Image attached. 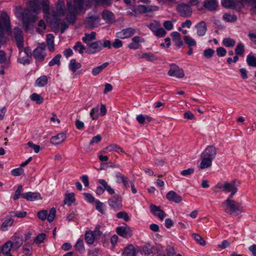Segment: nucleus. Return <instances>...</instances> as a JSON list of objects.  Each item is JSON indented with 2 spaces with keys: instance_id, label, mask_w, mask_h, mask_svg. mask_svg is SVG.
<instances>
[{
  "instance_id": "1",
  "label": "nucleus",
  "mask_w": 256,
  "mask_h": 256,
  "mask_svg": "<svg viewBox=\"0 0 256 256\" xmlns=\"http://www.w3.org/2000/svg\"><path fill=\"white\" fill-rule=\"evenodd\" d=\"M89 0H74V4L72 6L71 0H67V8L68 14L66 15V20L60 23V32L64 33L68 27V24H74L76 20V15L78 12L82 10L84 6L89 4Z\"/></svg>"
},
{
  "instance_id": "2",
  "label": "nucleus",
  "mask_w": 256,
  "mask_h": 256,
  "mask_svg": "<svg viewBox=\"0 0 256 256\" xmlns=\"http://www.w3.org/2000/svg\"><path fill=\"white\" fill-rule=\"evenodd\" d=\"M28 6L29 8H26L21 14L22 24L26 30L29 28L30 24L36 21L40 10L38 1L36 0L30 1Z\"/></svg>"
},
{
  "instance_id": "3",
  "label": "nucleus",
  "mask_w": 256,
  "mask_h": 256,
  "mask_svg": "<svg viewBox=\"0 0 256 256\" xmlns=\"http://www.w3.org/2000/svg\"><path fill=\"white\" fill-rule=\"evenodd\" d=\"M66 11L64 2L62 0H58L56 4V10H53L50 22L52 27L58 28L60 18L64 14Z\"/></svg>"
},
{
  "instance_id": "4",
  "label": "nucleus",
  "mask_w": 256,
  "mask_h": 256,
  "mask_svg": "<svg viewBox=\"0 0 256 256\" xmlns=\"http://www.w3.org/2000/svg\"><path fill=\"white\" fill-rule=\"evenodd\" d=\"M232 198H227L222 204V207L226 212L230 214L237 215L242 210V205L236 201L232 200Z\"/></svg>"
},
{
  "instance_id": "5",
  "label": "nucleus",
  "mask_w": 256,
  "mask_h": 256,
  "mask_svg": "<svg viewBox=\"0 0 256 256\" xmlns=\"http://www.w3.org/2000/svg\"><path fill=\"white\" fill-rule=\"evenodd\" d=\"M100 18L96 12H90L84 20L86 27L89 28H97L100 25Z\"/></svg>"
},
{
  "instance_id": "6",
  "label": "nucleus",
  "mask_w": 256,
  "mask_h": 256,
  "mask_svg": "<svg viewBox=\"0 0 256 256\" xmlns=\"http://www.w3.org/2000/svg\"><path fill=\"white\" fill-rule=\"evenodd\" d=\"M97 182L100 184V186L96 187L95 191L98 195H102L104 191H106L110 195L115 194L114 190L104 179H98L97 180Z\"/></svg>"
},
{
  "instance_id": "7",
  "label": "nucleus",
  "mask_w": 256,
  "mask_h": 256,
  "mask_svg": "<svg viewBox=\"0 0 256 256\" xmlns=\"http://www.w3.org/2000/svg\"><path fill=\"white\" fill-rule=\"evenodd\" d=\"M46 45L44 43L39 44L32 52V56L36 62H42L44 60L46 56Z\"/></svg>"
},
{
  "instance_id": "8",
  "label": "nucleus",
  "mask_w": 256,
  "mask_h": 256,
  "mask_svg": "<svg viewBox=\"0 0 256 256\" xmlns=\"http://www.w3.org/2000/svg\"><path fill=\"white\" fill-rule=\"evenodd\" d=\"M128 9V13L130 15L134 16H137L140 14L146 13L155 10V9L153 8L152 6H146L144 5H139L136 8L134 7L130 6Z\"/></svg>"
},
{
  "instance_id": "9",
  "label": "nucleus",
  "mask_w": 256,
  "mask_h": 256,
  "mask_svg": "<svg viewBox=\"0 0 256 256\" xmlns=\"http://www.w3.org/2000/svg\"><path fill=\"white\" fill-rule=\"evenodd\" d=\"M142 252L147 255L157 253L159 256V252H163V248L161 245L156 244L154 242L152 244L148 243L144 246L142 248Z\"/></svg>"
},
{
  "instance_id": "10",
  "label": "nucleus",
  "mask_w": 256,
  "mask_h": 256,
  "mask_svg": "<svg viewBox=\"0 0 256 256\" xmlns=\"http://www.w3.org/2000/svg\"><path fill=\"white\" fill-rule=\"evenodd\" d=\"M56 210L55 208H52L48 214L46 210H42L38 212V218L42 220H44L46 218L50 222H52L56 216Z\"/></svg>"
},
{
  "instance_id": "11",
  "label": "nucleus",
  "mask_w": 256,
  "mask_h": 256,
  "mask_svg": "<svg viewBox=\"0 0 256 256\" xmlns=\"http://www.w3.org/2000/svg\"><path fill=\"white\" fill-rule=\"evenodd\" d=\"M240 182L236 180H233L232 182H224V191L226 192H231L230 196L228 198H232L238 191L236 186H238Z\"/></svg>"
},
{
  "instance_id": "12",
  "label": "nucleus",
  "mask_w": 256,
  "mask_h": 256,
  "mask_svg": "<svg viewBox=\"0 0 256 256\" xmlns=\"http://www.w3.org/2000/svg\"><path fill=\"white\" fill-rule=\"evenodd\" d=\"M177 10L179 14L184 18H188L191 16L192 10L190 6L186 4H182L177 7Z\"/></svg>"
},
{
  "instance_id": "13",
  "label": "nucleus",
  "mask_w": 256,
  "mask_h": 256,
  "mask_svg": "<svg viewBox=\"0 0 256 256\" xmlns=\"http://www.w3.org/2000/svg\"><path fill=\"white\" fill-rule=\"evenodd\" d=\"M108 204L112 208L118 210L122 207V197L119 195L112 197L108 200Z\"/></svg>"
},
{
  "instance_id": "14",
  "label": "nucleus",
  "mask_w": 256,
  "mask_h": 256,
  "mask_svg": "<svg viewBox=\"0 0 256 256\" xmlns=\"http://www.w3.org/2000/svg\"><path fill=\"white\" fill-rule=\"evenodd\" d=\"M102 50V41L98 40L91 42L87 46V52L94 54Z\"/></svg>"
},
{
  "instance_id": "15",
  "label": "nucleus",
  "mask_w": 256,
  "mask_h": 256,
  "mask_svg": "<svg viewBox=\"0 0 256 256\" xmlns=\"http://www.w3.org/2000/svg\"><path fill=\"white\" fill-rule=\"evenodd\" d=\"M168 74L170 76H175L179 78H182L184 76V73L183 70L180 68L178 66L174 64L170 65V68L168 72Z\"/></svg>"
},
{
  "instance_id": "16",
  "label": "nucleus",
  "mask_w": 256,
  "mask_h": 256,
  "mask_svg": "<svg viewBox=\"0 0 256 256\" xmlns=\"http://www.w3.org/2000/svg\"><path fill=\"white\" fill-rule=\"evenodd\" d=\"M135 33L136 30L134 28H128L117 32L116 37L121 39L128 38L132 36Z\"/></svg>"
},
{
  "instance_id": "17",
  "label": "nucleus",
  "mask_w": 256,
  "mask_h": 256,
  "mask_svg": "<svg viewBox=\"0 0 256 256\" xmlns=\"http://www.w3.org/2000/svg\"><path fill=\"white\" fill-rule=\"evenodd\" d=\"M14 37L16 42V45L18 48H22L24 46V38L22 30L18 27L14 28Z\"/></svg>"
},
{
  "instance_id": "18",
  "label": "nucleus",
  "mask_w": 256,
  "mask_h": 256,
  "mask_svg": "<svg viewBox=\"0 0 256 256\" xmlns=\"http://www.w3.org/2000/svg\"><path fill=\"white\" fill-rule=\"evenodd\" d=\"M216 154V150L214 146H208L202 152L201 156L212 160L214 158Z\"/></svg>"
},
{
  "instance_id": "19",
  "label": "nucleus",
  "mask_w": 256,
  "mask_h": 256,
  "mask_svg": "<svg viewBox=\"0 0 256 256\" xmlns=\"http://www.w3.org/2000/svg\"><path fill=\"white\" fill-rule=\"evenodd\" d=\"M116 232L118 235L125 238H130L132 234L131 228L128 226L117 228Z\"/></svg>"
},
{
  "instance_id": "20",
  "label": "nucleus",
  "mask_w": 256,
  "mask_h": 256,
  "mask_svg": "<svg viewBox=\"0 0 256 256\" xmlns=\"http://www.w3.org/2000/svg\"><path fill=\"white\" fill-rule=\"evenodd\" d=\"M4 26L5 27L6 32L8 34H10L12 30L10 28V20L7 13L5 12H2L1 14V18Z\"/></svg>"
},
{
  "instance_id": "21",
  "label": "nucleus",
  "mask_w": 256,
  "mask_h": 256,
  "mask_svg": "<svg viewBox=\"0 0 256 256\" xmlns=\"http://www.w3.org/2000/svg\"><path fill=\"white\" fill-rule=\"evenodd\" d=\"M150 210L151 212L155 216L158 217L160 220H162L166 217L164 212L160 208L159 206L152 204L150 205Z\"/></svg>"
},
{
  "instance_id": "22",
  "label": "nucleus",
  "mask_w": 256,
  "mask_h": 256,
  "mask_svg": "<svg viewBox=\"0 0 256 256\" xmlns=\"http://www.w3.org/2000/svg\"><path fill=\"white\" fill-rule=\"evenodd\" d=\"M10 58L6 56V53L0 50V64H3L4 68H9L10 66Z\"/></svg>"
},
{
  "instance_id": "23",
  "label": "nucleus",
  "mask_w": 256,
  "mask_h": 256,
  "mask_svg": "<svg viewBox=\"0 0 256 256\" xmlns=\"http://www.w3.org/2000/svg\"><path fill=\"white\" fill-rule=\"evenodd\" d=\"M166 198L169 201L176 203H179L182 200V196L173 190L169 192L166 194Z\"/></svg>"
},
{
  "instance_id": "24",
  "label": "nucleus",
  "mask_w": 256,
  "mask_h": 256,
  "mask_svg": "<svg viewBox=\"0 0 256 256\" xmlns=\"http://www.w3.org/2000/svg\"><path fill=\"white\" fill-rule=\"evenodd\" d=\"M66 138V135L64 133H60L56 136H52L50 138V142L55 145L62 143Z\"/></svg>"
},
{
  "instance_id": "25",
  "label": "nucleus",
  "mask_w": 256,
  "mask_h": 256,
  "mask_svg": "<svg viewBox=\"0 0 256 256\" xmlns=\"http://www.w3.org/2000/svg\"><path fill=\"white\" fill-rule=\"evenodd\" d=\"M144 42V40L143 38L138 36H136L132 38V42L128 44V47L132 50L138 49L140 46L139 43Z\"/></svg>"
},
{
  "instance_id": "26",
  "label": "nucleus",
  "mask_w": 256,
  "mask_h": 256,
  "mask_svg": "<svg viewBox=\"0 0 256 256\" xmlns=\"http://www.w3.org/2000/svg\"><path fill=\"white\" fill-rule=\"evenodd\" d=\"M22 197L28 200L34 201L40 198V194L38 192H27L22 194Z\"/></svg>"
},
{
  "instance_id": "27",
  "label": "nucleus",
  "mask_w": 256,
  "mask_h": 256,
  "mask_svg": "<svg viewBox=\"0 0 256 256\" xmlns=\"http://www.w3.org/2000/svg\"><path fill=\"white\" fill-rule=\"evenodd\" d=\"M195 28L197 30V34L200 36H204L207 30L206 25L204 21H201L196 25Z\"/></svg>"
},
{
  "instance_id": "28",
  "label": "nucleus",
  "mask_w": 256,
  "mask_h": 256,
  "mask_svg": "<svg viewBox=\"0 0 256 256\" xmlns=\"http://www.w3.org/2000/svg\"><path fill=\"white\" fill-rule=\"evenodd\" d=\"M102 16L104 20L107 23H112L114 20L113 13L108 10H104L102 14Z\"/></svg>"
},
{
  "instance_id": "29",
  "label": "nucleus",
  "mask_w": 256,
  "mask_h": 256,
  "mask_svg": "<svg viewBox=\"0 0 256 256\" xmlns=\"http://www.w3.org/2000/svg\"><path fill=\"white\" fill-rule=\"evenodd\" d=\"M12 241H7L2 246H0V254H9L12 247Z\"/></svg>"
},
{
  "instance_id": "30",
  "label": "nucleus",
  "mask_w": 256,
  "mask_h": 256,
  "mask_svg": "<svg viewBox=\"0 0 256 256\" xmlns=\"http://www.w3.org/2000/svg\"><path fill=\"white\" fill-rule=\"evenodd\" d=\"M46 45L48 48L50 52L54 51V36L52 34H50L46 35Z\"/></svg>"
},
{
  "instance_id": "31",
  "label": "nucleus",
  "mask_w": 256,
  "mask_h": 256,
  "mask_svg": "<svg viewBox=\"0 0 256 256\" xmlns=\"http://www.w3.org/2000/svg\"><path fill=\"white\" fill-rule=\"evenodd\" d=\"M96 39V33L94 32H92L90 34L85 33L84 36L82 38L83 42L88 45L90 42Z\"/></svg>"
},
{
  "instance_id": "32",
  "label": "nucleus",
  "mask_w": 256,
  "mask_h": 256,
  "mask_svg": "<svg viewBox=\"0 0 256 256\" xmlns=\"http://www.w3.org/2000/svg\"><path fill=\"white\" fill-rule=\"evenodd\" d=\"M218 3L216 0H206L204 6L208 10H214L218 6Z\"/></svg>"
},
{
  "instance_id": "33",
  "label": "nucleus",
  "mask_w": 256,
  "mask_h": 256,
  "mask_svg": "<svg viewBox=\"0 0 256 256\" xmlns=\"http://www.w3.org/2000/svg\"><path fill=\"white\" fill-rule=\"evenodd\" d=\"M82 67L80 63L76 62L75 59H72L69 63V69L73 72H75L78 70Z\"/></svg>"
},
{
  "instance_id": "34",
  "label": "nucleus",
  "mask_w": 256,
  "mask_h": 256,
  "mask_svg": "<svg viewBox=\"0 0 256 256\" xmlns=\"http://www.w3.org/2000/svg\"><path fill=\"white\" fill-rule=\"evenodd\" d=\"M136 250L132 245H129L124 249L122 256H136Z\"/></svg>"
},
{
  "instance_id": "35",
  "label": "nucleus",
  "mask_w": 256,
  "mask_h": 256,
  "mask_svg": "<svg viewBox=\"0 0 256 256\" xmlns=\"http://www.w3.org/2000/svg\"><path fill=\"white\" fill-rule=\"evenodd\" d=\"M109 65L108 62H106L100 66L94 67L92 71L93 76H96L99 74L104 69Z\"/></svg>"
},
{
  "instance_id": "36",
  "label": "nucleus",
  "mask_w": 256,
  "mask_h": 256,
  "mask_svg": "<svg viewBox=\"0 0 256 256\" xmlns=\"http://www.w3.org/2000/svg\"><path fill=\"white\" fill-rule=\"evenodd\" d=\"M104 150H107L109 152H123V149L116 144H112L104 148Z\"/></svg>"
},
{
  "instance_id": "37",
  "label": "nucleus",
  "mask_w": 256,
  "mask_h": 256,
  "mask_svg": "<svg viewBox=\"0 0 256 256\" xmlns=\"http://www.w3.org/2000/svg\"><path fill=\"white\" fill-rule=\"evenodd\" d=\"M236 2L234 0H222L221 4L223 7L226 8H234Z\"/></svg>"
},
{
  "instance_id": "38",
  "label": "nucleus",
  "mask_w": 256,
  "mask_h": 256,
  "mask_svg": "<svg viewBox=\"0 0 256 256\" xmlns=\"http://www.w3.org/2000/svg\"><path fill=\"white\" fill-rule=\"evenodd\" d=\"M202 162L200 164V168L204 169L212 166V160L201 156Z\"/></svg>"
},
{
  "instance_id": "39",
  "label": "nucleus",
  "mask_w": 256,
  "mask_h": 256,
  "mask_svg": "<svg viewBox=\"0 0 256 256\" xmlns=\"http://www.w3.org/2000/svg\"><path fill=\"white\" fill-rule=\"evenodd\" d=\"M75 202L74 194L73 192L67 194H66V197L64 202L66 204L70 206L72 203Z\"/></svg>"
},
{
  "instance_id": "40",
  "label": "nucleus",
  "mask_w": 256,
  "mask_h": 256,
  "mask_svg": "<svg viewBox=\"0 0 256 256\" xmlns=\"http://www.w3.org/2000/svg\"><path fill=\"white\" fill-rule=\"evenodd\" d=\"M61 58L62 55L60 54H58L49 62L48 66H52L54 65L60 66V65Z\"/></svg>"
},
{
  "instance_id": "41",
  "label": "nucleus",
  "mask_w": 256,
  "mask_h": 256,
  "mask_svg": "<svg viewBox=\"0 0 256 256\" xmlns=\"http://www.w3.org/2000/svg\"><path fill=\"white\" fill-rule=\"evenodd\" d=\"M14 220L12 218H9L8 219L6 220L4 222L2 223L1 226V230L2 231H6L8 230V228L12 226L14 223Z\"/></svg>"
},
{
  "instance_id": "42",
  "label": "nucleus",
  "mask_w": 256,
  "mask_h": 256,
  "mask_svg": "<svg viewBox=\"0 0 256 256\" xmlns=\"http://www.w3.org/2000/svg\"><path fill=\"white\" fill-rule=\"evenodd\" d=\"M184 40L186 44H187L188 47H192L196 46V40L190 36H186L184 38Z\"/></svg>"
},
{
  "instance_id": "43",
  "label": "nucleus",
  "mask_w": 256,
  "mask_h": 256,
  "mask_svg": "<svg viewBox=\"0 0 256 256\" xmlns=\"http://www.w3.org/2000/svg\"><path fill=\"white\" fill-rule=\"evenodd\" d=\"M36 83L38 86L40 87L46 86L48 83V78L46 76H43L38 78L36 80Z\"/></svg>"
},
{
  "instance_id": "44",
  "label": "nucleus",
  "mask_w": 256,
  "mask_h": 256,
  "mask_svg": "<svg viewBox=\"0 0 256 256\" xmlns=\"http://www.w3.org/2000/svg\"><path fill=\"white\" fill-rule=\"evenodd\" d=\"M30 98L32 100L36 102L38 104H42L44 102V98L36 93H33L30 96Z\"/></svg>"
},
{
  "instance_id": "45",
  "label": "nucleus",
  "mask_w": 256,
  "mask_h": 256,
  "mask_svg": "<svg viewBox=\"0 0 256 256\" xmlns=\"http://www.w3.org/2000/svg\"><path fill=\"white\" fill-rule=\"evenodd\" d=\"M166 251V255L162 254V252H159V256H174L176 254L174 248L170 246H168Z\"/></svg>"
},
{
  "instance_id": "46",
  "label": "nucleus",
  "mask_w": 256,
  "mask_h": 256,
  "mask_svg": "<svg viewBox=\"0 0 256 256\" xmlns=\"http://www.w3.org/2000/svg\"><path fill=\"white\" fill-rule=\"evenodd\" d=\"M73 48L75 51H78L80 54H82L86 50L85 46L80 42H76Z\"/></svg>"
},
{
  "instance_id": "47",
  "label": "nucleus",
  "mask_w": 256,
  "mask_h": 256,
  "mask_svg": "<svg viewBox=\"0 0 256 256\" xmlns=\"http://www.w3.org/2000/svg\"><path fill=\"white\" fill-rule=\"evenodd\" d=\"M224 20L227 22H234L237 20V17L234 14L225 13L223 15Z\"/></svg>"
},
{
  "instance_id": "48",
  "label": "nucleus",
  "mask_w": 256,
  "mask_h": 256,
  "mask_svg": "<svg viewBox=\"0 0 256 256\" xmlns=\"http://www.w3.org/2000/svg\"><path fill=\"white\" fill-rule=\"evenodd\" d=\"M99 107L96 106L93 108L90 112V116L92 120H96L98 118Z\"/></svg>"
},
{
  "instance_id": "49",
  "label": "nucleus",
  "mask_w": 256,
  "mask_h": 256,
  "mask_svg": "<svg viewBox=\"0 0 256 256\" xmlns=\"http://www.w3.org/2000/svg\"><path fill=\"white\" fill-rule=\"evenodd\" d=\"M140 58H144L148 61H152L156 60V56L151 52H142Z\"/></svg>"
},
{
  "instance_id": "50",
  "label": "nucleus",
  "mask_w": 256,
  "mask_h": 256,
  "mask_svg": "<svg viewBox=\"0 0 256 256\" xmlns=\"http://www.w3.org/2000/svg\"><path fill=\"white\" fill-rule=\"evenodd\" d=\"M222 44L226 47H232L236 44V41L230 38H224L222 40Z\"/></svg>"
},
{
  "instance_id": "51",
  "label": "nucleus",
  "mask_w": 256,
  "mask_h": 256,
  "mask_svg": "<svg viewBox=\"0 0 256 256\" xmlns=\"http://www.w3.org/2000/svg\"><path fill=\"white\" fill-rule=\"evenodd\" d=\"M246 62L248 66L256 67V57L253 55L248 54L247 56Z\"/></svg>"
},
{
  "instance_id": "52",
  "label": "nucleus",
  "mask_w": 256,
  "mask_h": 256,
  "mask_svg": "<svg viewBox=\"0 0 256 256\" xmlns=\"http://www.w3.org/2000/svg\"><path fill=\"white\" fill-rule=\"evenodd\" d=\"M116 218L119 219H124L126 222L130 220V217L128 213L124 211L118 212Z\"/></svg>"
},
{
  "instance_id": "53",
  "label": "nucleus",
  "mask_w": 256,
  "mask_h": 256,
  "mask_svg": "<svg viewBox=\"0 0 256 256\" xmlns=\"http://www.w3.org/2000/svg\"><path fill=\"white\" fill-rule=\"evenodd\" d=\"M75 248L76 251L82 253L84 252V246L83 241H77L75 244Z\"/></svg>"
},
{
  "instance_id": "54",
  "label": "nucleus",
  "mask_w": 256,
  "mask_h": 256,
  "mask_svg": "<svg viewBox=\"0 0 256 256\" xmlns=\"http://www.w3.org/2000/svg\"><path fill=\"white\" fill-rule=\"evenodd\" d=\"M100 226L98 224L95 228V230L92 231L94 240H96L100 238V236L102 235V232L100 230Z\"/></svg>"
},
{
  "instance_id": "55",
  "label": "nucleus",
  "mask_w": 256,
  "mask_h": 256,
  "mask_svg": "<svg viewBox=\"0 0 256 256\" xmlns=\"http://www.w3.org/2000/svg\"><path fill=\"white\" fill-rule=\"evenodd\" d=\"M42 6L44 12L46 14H49L50 7L48 0H43L42 2Z\"/></svg>"
},
{
  "instance_id": "56",
  "label": "nucleus",
  "mask_w": 256,
  "mask_h": 256,
  "mask_svg": "<svg viewBox=\"0 0 256 256\" xmlns=\"http://www.w3.org/2000/svg\"><path fill=\"white\" fill-rule=\"evenodd\" d=\"M235 52L236 55H243L244 52V46L242 42H240L238 44L236 48Z\"/></svg>"
},
{
  "instance_id": "57",
  "label": "nucleus",
  "mask_w": 256,
  "mask_h": 256,
  "mask_svg": "<svg viewBox=\"0 0 256 256\" xmlns=\"http://www.w3.org/2000/svg\"><path fill=\"white\" fill-rule=\"evenodd\" d=\"M96 209L102 214H104V204L100 202L98 200H96Z\"/></svg>"
},
{
  "instance_id": "58",
  "label": "nucleus",
  "mask_w": 256,
  "mask_h": 256,
  "mask_svg": "<svg viewBox=\"0 0 256 256\" xmlns=\"http://www.w3.org/2000/svg\"><path fill=\"white\" fill-rule=\"evenodd\" d=\"M214 54V50L212 48H208L204 50V56L210 58H212Z\"/></svg>"
},
{
  "instance_id": "59",
  "label": "nucleus",
  "mask_w": 256,
  "mask_h": 256,
  "mask_svg": "<svg viewBox=\"0 0 256 256\" xmlns=\"http://www.w3.org/2000/svg\"><path fill=\"white\" fill-rule=\"evenodd\" d=\"M24 172V170L21 168H18L13 169L11 171V174L14 176H18L22 175Z\"/></svg>"
},
{
  "instance_id": "60",
  "label": "nucleus",
  "mask_w": 256,
  "mask_h": 256,
  "mask_svg": "<svg viewBox=\"0 0 256 256\" xmlns=\"http://www.w3.org/2000/svg\"><path fill=\"white\" fill-rule=\"evenodd\" d=\"M22 191V186L20 185L18 186L17 190L15 192L14 195L13 197V198L14 200L18 199L20 198V196H22V194H21Z\"/></svg>"
},
{
  "instance_id": "61",
  "label": "nucleus",
  "mask_w": 256,
  "mask_h": 256,
  "mask_svg": "<svg viewBox=\"0 0 256 256\" xmlns=\"http://www.w3.org/2000/svg\"><path fill=\"white\" fill-rule=\"evenodd\" d=\"M124 176H125L124 174L118 172H116L114 175L116 182L118 184H121V182Z\"/></svg>"
},
{
  "instance_id": "62",
  "label": "nucleus",
  "mask_w": 256,
  "mask_h": 256,
  "mask_svg": "<svg viewBox=\"0 0 256 256\" xmlns=\"http://www.w3.org/2000/svg\"><path fill=\"white\" fill-rule=\"evenodd\" d=\"M132 182L130 180V178L125 176L124 177V178L122 179V181L121 182V184H122L126 188H128L130 187V184Z\"/></svg>"
},
{
  "instance_id": "63",
  "label": "nucleus",
  "mask_w": 256,
  "mask_h": 256,
  "mask_svg": "<svg viewBox=\"0 0 256 256\" xmlns=\"http://www.w3.org/2000/svg\"><path fill=\"white\" fill-rule=\"evenodd\" d=\"M216 54L218 56L222 57L226 56V50L222 47H219L216 48Z\"/></svg>"
},
{
  "instance_id": "64",
  "label": "nucleus",
  "mask_w": 256,
  "mask_h": 256,
  "mask_svg": "<svg viewBox=\"0 0 256 256\" xmlns=\"http://www.w3.org/2000/svg\"><path fill=\"white\" fill-rule=\"evenodd\" d=\"M155 34L158 37L162 38L166 34V31L162 28H158L156 31Z\"/></svg>"
}]
</instances>
